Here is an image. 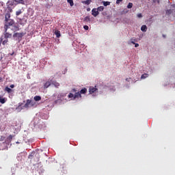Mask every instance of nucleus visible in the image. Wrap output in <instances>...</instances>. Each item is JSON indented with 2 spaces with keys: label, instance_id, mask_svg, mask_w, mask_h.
<instances>
[{
  "label": "nucleus",
  "instance_id": "obj_1",
  "mask_svg": "<svg viewBox=\"0 0 175 175\" xmlns=\"http://www.w3.org/2000/svg\"><path fill=\"white\" fill-rule=\"evenodd\" d=\"M35 105H36V103L34 101H32L31 100L28 99V100H27V102L24 105V106H23V103H19L17 109H23L24 108L28 109V107H32L35 106ZM21 106H23V107H21Z\"/></svg>",
  "mask_w": 175,
  "mask_h": 175
},
{
  "label": "nucleus",
  "instance_id": "obj_2",
  "mask_svg": "<svg viewBox=\"0 0 175 175\" xmlns=\"http://www.w3.org/2000/svg\"><path fill=\"white\" fill-rule=\"evenodd\" d=\"M14 5V0L9 1L7 3V9L9 13H12L13 12V6Z\"/></svg>",
  "mask_w": 175,
  "mask_h": 175
},
{
  "label": "nucleus",
  "instance_id": "obj_3",
  "mask_svg": "<svg viewBox=\"0 0 175 175\" xmlns=\"http://www.w3.org/2000/svg\"><path fill=\"white\" fill-rule=\"evenodd\" d=\"M4 28L5 29V33H4V38L5 39H10L12 38V33L8 32V25H5Z\"/></svg>",
  "mask_w": 175,
  "mask_h": 175
},
{
  "label": "nucleus",
  "instance_id": "obj_4",
  "mask_svg": "<svg viewBox=\"0 0 175 175\" xmlns=\"http://www.w3.org/2000/svg\"><path fill=\"white\" fill-rule=\"evenodd\" d=\"M35 155V157L36 158H38V161H39V159L40 158V154H39V153H35V152H31L29 155V159H32V157Z\"/></svg>",
  "mask_w": 175,
  "mask_h": 175
},
{
  "label": "nucleus",
  "instance_id": "obj_5",
  "mask_svg": "<svg viewBox=\"0 0 175 175\" xmlns=\"http://www.w3.org/2000/svg\"><path fill=\"white\" fill-rule=\"evenodd\" d=\"M98 91V89L96 88V86L93 87L90 86L89 88V94H94V92H96Z\"/></svg>",
  "mask_w": 175,
  "mask_h": 175
},
{
  "label": "nucleus",
  "instance_id": "obj_6",
  "mask_svg": "<svg viewBox=\"0 0 175 175\" xmlns=\"http://www.w3.org/2000/svg\"><path fill=\"white\" fill-rule=\"evenodd\" d=\"M92 14L94 16V17H96V16L99 15V11H98V9L96 8H93L92 10Z\"/></svg>",
  "mask_w": 175,
  "mask_h": 175
},
{
  "label": "nucleus",
  "instance_id": "obj_7",
  "mask_svg": "<svg viewBox=\"0 0 175 175\" xmlns=\"http://www.w3.org/2000/svg\"><path fill=\"white\" fill-rule=\"evenodd\" d=\"M7 24L5 25H8V29H9V27L13 25L14 24V21L12 19H8V21H6Z\"/></svg>",
  "mask_w": 175,
  "mask_h": 175
},
{
  "label": "nucleus",
  "instance_id": "obj_8",
  "mask_svg": "<svg viewBox=\"0 0 175 175\" xmlns=\"http://www.w3.org/2000/svg\"><path fill=\"white\" fill-rule=\"evenodd\" d=\"M52 82L51 81H47L45 83H44V89L46 90L47 88H49L50 87V85H51Z\"/></svg>",
  "mask_w": 175,
  "mask_h": 175
},
{
  "label": "nucleus",
  "instance_id": "obj_9",
  "mask_svg": "<svg viewBox=\"0 0 175 175\" xmlns=\"http://www.w3.org/2000/svg\"><path fill=\"white\" fill-rule=\"evenodd\" d=\"M23 36H24V33H15L13 35L14 38H23Z\"/></svg>",
  "mask_w": 175,
  "mask_h": 175
},
{
  "label": "nucleus",
  "instance_id": "obj_10",
  "mask_svg": "<svg viewBox=\"0 0 175 175\" xmlns=\"http://www.w3.org/2000/svg\"><path fill=\"white\" fill-rule=\"evenodd\" d=\"M83 23H91V18L88 16L83 18Z\"/></svg>",
  "mask_w": 175,
  "mask_h": 175
},
{
  "label": "nucleus",
  "instance_id": "obj_11",
  "mask_svg": "<svg viewBox=\"0 0 175 175\" xmlns=\"http://www.w3.org/2000/svg\"><path fill=\"white\" fill-rule=\"evenodd\" d=\"M16 3H21V5H25V0H14Z\"/></svg>",
  "mask_w": 175,
  "mask_h": 175
},
{
  "label": "nucleus",
  "instance_id": "obj_12",
  "mask_svg": "<svg viewBox=\"0 0 175 175\" xmlns=\"http://www.w3.org/2000/svg\"><path fill=\"white\" fill-rule=\"evenodd\" d=\"M5 21H9V18H10V12H9V11H8V13H6L5 14Z\"/></svg>",
  "mask_w": 175,
  "mask_h": 175
},
{
  "label": "nucleus",
  "instance_id": "obj_13",
  "mask_svg": "<svg viewBox=\"0 0 175 175\" xmlns=\"http://www.w3.org/2000/svg\"><path fill=\"white\" fill-rule=\"evenodd\" d=\"M52 85L55 87V88H58L59 87V83L57 82L56 81H52Z\"/></svg>",
  "mask_w": 175,
  "mask_h": 175
},
{
  "label": "nucleus",
  "instance_id": "obj_14",
  "mask_svg": "<svg viewBox=\"0 0 175 175\" xmlns=\"http://www.w3.org/2000/svg\"><path fill=\"white\" fill-rule=\"evenodd\" d=\"M0 103L3 105L4 103H6V98H2V96L0 95Z\"/></svg>",
  "mask_w": 175,
  "mask_h": 175
},
{
  "label": "nucleus",
  "instance_id": "obj_15",
  "mask_svg": "<svg viewBox=\"0 0 175 175\" xmlns=\"http://www.w3.org/2000/svg\"><path fill=\"white\" fill-rule=\"evenodd\" d=\"M142 32H147V25H143L141 27Z\"/></svg>",
  "mask_w": 175,
  "mask_h": 175
},
{
  "label": "nucleus",
  "instance_id": "obj_16",
  "mask_svg": "<svg viewBox=\"0 0 175 175\" xmlns=\"http://www.w3.org/2000/svg\"><path fill=\"white\" fill-rule=\"evenodd\" d=\"M33 99L36 102H39V100H42V97L40 96H36Z\"/></svg>",
  "mask_w": 175,
  "mask_h": 175
},
{
  "label": "nucleus",
  "instance_id": "obj_17",
  "mask_svg": "<svg viewBox=\"0 0 175 175\" xmlns=\"http://www.w3.org/2000/svg\"><path fill=\"white\" fill-rule=\"evenodd\" d=\"M76 98H81V94L80 92H76L74 95V99H76Z\"/></svg>",
  "mask_w": 175,
  "mask_h": 175
},
{
  "label": "nucleus",
  "instance_id": "obj_18",
  "mask_svg": "<svg viewBox=\"0 0 175 175\" xmlns=\"http://www.w3.org/2000/svg\"><path fill=\"white\" fill-rule=\"evenodd\" d=\"M13 30H14V31H20V25H14L13 26Z\"/></svg>",
  "mask_w": 175,
  "mask_h": 175
},
{
  "label": "nucleus",
  "instance_id": "obj_19",
  "mask_svg": "<svg viewBox=\"0 0 175 175\" xmlns=\"http://www.w3.org/2000/svg\"><path fill=\"white\" fill-rule=\"evenodd\" d=\"M1 40L2 42V44H3V46H5V44H8V38H5L4 40H3V38H1Z\"/></svg>",
  "mask_w": 175,
  "mask_h": 175
},
{
  "label": "nucleus",
  "instance_id": "obj_20",
  "mask_svg": "<svg viewBox=\"0 0 175 175\" xmlns=\"http://www.w3.org/2000/svg\"><path fill=\"white\" fill-rule=\"evenodd\" d=\"M5 91H6L8 94H10V92H12L13 90L12 89H10L9 87H5Z\"/></svg>",
  "mask_w": 175,
  "mask_h": 175
},
{
  "label": "nucleus",
  "instance_id": "obj_21",
  "mask_svg": "<svg viewBox=\"0 0 175 175\" xmlns=\"http://www.w3.org/2000/svg\"><path fill=\"white\" fill-rule=\"evenodd\" d=\"M91 2H92L91 0H86V1H82V3H83L84 5H90Z\"/></svg>",
  "mask_w": 175,
  "mask_h": 175
},
{
  "label": "nucleus",
  "instance_id": "obj_22",
  "mask_svg": "<svg viewBox=\"0 0 175 175\" xmlns=\"http://www.w3.org/2000/svg\"><path fill=\"white\" fill-rule=\"evenodd\" d=\"M97 10H98V12H103V10H105V7H103V6H100V7H98V8H97Z\"/></svg>",
  "mask_w": 175,
  "mask_h": 175
},
{
  "label": "nucleus",
  "instance_id": "obj_23",
  "mask_svg": "<svg viewBox=\"0 0 175 175\" xmlns=\"http://www.w3.org/2000/svg\"><path fill=\"white\" fill-rule=\"evenodd\" d=\"M79 93L81 94H86L87 93V88H83V89H82L80 92H79Z\"/></svg>",
  "mask_w": 175,
  "mask_h": 175
},
{
  "label": "nucleus",
  "instance_id": "obj_24",
  "mask_svg": "<svg viewBox=\"0 0 175 175\" xmlns=\"http://www.w3.org/2000/svg\"><path fill=\"white\" fill-rule=\"evenodd\" d=\"M67 2L70 3V6H73V5H75V3H73V0H67Z\"/></svg>",
  "mask_w": 175,
  "mask_h": 175
},
{
  "label": "nucleus",
  "instance_id": "obj_25",
  "mask_svg": "<svg viewBox=\"0 0 175 175\" xmlns=\"http://www.w3.org/2000/svg\"><path fill=\"white\" fill-rule=\"evenodd\" d=\"M133 6V3H129V4H128V5H127V8H128V9H132Z\"/></svg>",
  "mask_w": 175,
  "mask_h": 175
},
{
  "label": "nucleus",
  "instance_id": "obj_26",
  "mask_svg": "<svg viewBox=\"0 0 175 175\" xmlns=\"http://www.w3.org/2000/svg\"><path fill=\"white\" fill-rule=\"evenodd\" d=\"M55 35L57 38H61V33L59 32V31H55Z\"/></svg>",
  "mask_w": 175,
  "mask_h": 175
},
{
  "label": "nucleus",
  "instance_id": "obj_27",
  "mask_svg": "<svg viewBox=\"0 0 175 175\" xmlns=\"http://www.w3.org/2000/svg\"><path fill=\"white\" fill-rule=\"evenodd\" d=\"M147 77H148V74H143L141 79H147Z\"/></svg>",
  "mask_w": 175,
  "mask_h": 175
},
{
  "label": "nucleus",
  "instance_id": "obj_28",
  "mask_svg": "<svg viewBox=\"0 0 175 175\" xmlns=\"http://www.w3.org/2000/svg\"><path fill=\"white\" fill-rule=\"evenodd\" d=\"M104 6H109L110 5V1H103Z\"/></svg>",
  "mask_w": 175,
  "mask_h": 175
},
{
  "label": "nucleus",
  "instance_id": "obj_29",
  "mask_svg": "<svg viewBox=\"0 0 175 175\" xmlns=\"http://www.w3.org/2000/svg\"><path fill=\"white\" fill-rule=\"evenodd\" d=\"M21 13H23V11H21V10H19L18 11L16 12V16H20Z\"/></svg>",
  "mask_w": 175,
  "mask_h": 175
},
{
  "label": "nucleus",
  "instance_id": "obj_30",
  "mask_svg": "<svg viewBox=\"0 0 175 175\" xmlns=\"http://www.w3.org/2000/svg\"><path fill=\"white\" fill-rule=\"evenodd\" d=\"M13 139V135H10L8 137V139H9L10 142H12V139Z\"/></svg>",
  "mask_w": 175,
  "mask_h": 175
},
{
  "label": "nucleus",
  "instance_id": "obj_31",
  "mask_svg": "<svg viewBox=\"0 0 175 175\" xmlns=\"http://www.w3.org/2000/svg\"><path fill=\"white\" fill-rule=\"evenodd\" d=\"M83 28L85 31H88V29H90V27H88V25H84Z\"/></svg>",
  "mask_w": 175,
  "mask_h": 175
},
{
  "label": "nucleus",
  "instance_id": "obj_32",
  "mask_svg": "<svg viewBox=\"0 0 175 175\" xmlns=\"http://www.w3.org/2000/svg\"><path fill=\"white\" fill-rule=\"evenodd\" d=\"M166 14H172V10H167L166 11Z\"/></svg>",
  "mask_w": 175,
  "mask_h": 175
},
{
  "label": "nucleus",
  "instance_id": "obj_33",
  "mask_svg": "<svg viewBox=\"0 0 175 175\" xmlns=\"http://www.w3.org/2000/svg\"><path fill=\"white\" fill-rule=\"evenodd\" d=\"M68 98H75V96L73 95V94L70 93V94H68Z\"/></svg>",
  "mask_w": 175,
  "mask_h": 175
},
{
  "label": "nucleus",
  "instance_id": "obj_34",
  "mask_svg": "<svg viewBox=\"0 0 175 175\" xmlns=\"http://www.w3.org/2000/svg\"><path fill=\"white\" fill-rule=\"evenodd\" d=\"M3 140H5V137L1 136V137H0V142H3Z\"/></svg>",
  "mask_w": 175,
  "mask_h": 175
},
{
  "label": "nucleus",
  "instance_id": "obj_35",
  "mask_svg": "<svg viewBox=\"0 0 175 175\" xmlns=\"http://www.w3.org/2000/svg\"><path fill=\"white\" fill-rule=\"evenodd\" d=\"M120 2H122V0H116L117 5L120 4Z\"/></svg>",
  "mask_w": 175,
  "mask_h": 175
},
{
  "label": "nucleus",
  "instance_id": "obj_36",
  "mask_svg": "<svg viewBox=\"0 0 175 175\" xmlns=\"http://www.w3.org/2000/svg\"><path fill=\"white\" fill-rule=\"evenodd\" d=\"M161 1V0H153V2L159 3V1Z\"/></svg>",
  "mask_w": 175,
  "mask_h": 175
},
{
  "label": "nucleus",
  "instance_id": "obj_37",
  "mask_svg": "<svg viewBox=\"0 0 175 175\" xmlns=\"http://www.w3.org/2000/svg\"><path fill=\"white\" fill-rule=\"evenodd\" d=\"M137 17L140 18V17H143V16L142 15V14H139L137 15Z\"/></svg>",
  "mask_w": 175,
  "mask_h": 175
},
{
  "label": "nucleus",
  "instance_id": "obj_38",
  "mask_svg": "<svg viewBox=\"0 0 175 175\" xmlns=\"http://www.w3.org/2000/svg\"><path fill=\"white\" fill-rule=\"evenodd\" d=\"M134 44H135V47H139V44L135 43Z\"/></svg>",
  "mask_w": 175,
  "mask_h": 175
},
{
  "label": "nucleus",
  "instance_id": "obj_39",
  "mask_svg": "<svg viewBox=\"0 0 175 175\" xmlns=\"http://www.w3.org/2000/svg\"><path fill=\"white\" fill-rule=\"evenodd\" d=\"M131 43H132L133 44H135V41H133V39H131Z\"/></svg>",
  "mask_w": 175,
  "mask_h": 175
},
{
  "label": "nucleus",
  "instance_id": "obj_40",
  "mask_svg": "<svg viewBox=\"0 0 175 175\" xmlns=\"http://www.w3.org/2000/svg\"><path fill=\"white\" fill-rule=\"evenodd\" d=\"M10 88H13L14 87V85H10Z\"/></svg>",
  "mask_w": 175,
  "mask_h": 175
},
{
  "label": "nucleus",
  "instance_id": "obj_41",
  "mask_svg": "<svg viewBox=\"0 0 175 175\" xmlns=\"http://www.w3.org/2000/svg\"><path fill=\"white\" fill-rule=\"evenodd\" d=\"M77 90H76V89H73L72 90V92H76Z\"/></svg>",
  "mask_w": 175,
  "mask_h": 175
},
{
  "label": "nucleus",
  "instance_id": "obj_42",
  "mask_svg": "<svg viewBox=\"0 0 175 175\" xmlns=\"http://www.w3.org/2000/svg\"><path fill=\"white\" fill-rule=\"evenodd\" d=\"M2 81V77H0V83Z\"/></svg>",
  "mask_w": 175,
  "mask_h": 175
},
{
  "label": "nucleus",
  "instance_id": "obj_43",
  "mask_svg": "<svg viewBox=\"0 0 175 175\" xmlns=\"http://www.w3.org/2000/svg\"><path fill=\"white\" fill-rule=\"evenodd\" d=\"M163 37L166 38V36H165V34H163Z\"/></svg>",
  "mask_w": 175,
  "mask_h": 175
},
{
  "label": "nucleus",
  "instance_id": "obj_44",
  "mask_svg": "<svg viewBox=\"0 0 175 175\" xmlns=\"http://www.w3.org/2000/svg\"><path fill=\"white\" fill-rule=\"evenodd\" d=\"M88 10V12H90V8H88V10Z\"/></svg>",
  "mask_w": 175,
  "mask_h": 175
},
{
  "label": "nucleus",
  "instance_id": "obj_45",
  "mask_svg": "<svg viewBox=\"0 0 175 175\" xmlns=\"http://www.w3.org/2000/svg\"><path fill=\"white\" fill-rule=\"evenodd\" d=\"M20 144V142H16V144Z\"/></svg>",
  "mask_w": 175,
  "mask_h": 175
},
{
  "label": "nucleus",
  "instance_id": "obj_46",
  "mask_svg": "<svg viewBox=\"0 0 175 175\" xmlns=\"http://www.w3.org/2000/svg\"><path fill=\"white\" fill-rule=\"evenodd\" d=\"M13 54H14V53H11V55H13Z\"/></svg>",
  "mask_w": 175,
  "mask_h": 175
}]
</instances>
